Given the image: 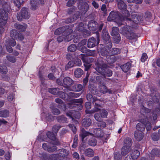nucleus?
Segmentation results:
<instances>
[{
    "instance_id": "f257e3e1",
    "label": "nucleus",
    "mask_w": 160,
    "mask_h": 160,
    "mask_svg": "<svg viewBox=\"0 0 160 160\" xmlns=\"http://www.w3.org/2000/svg\"><path fill=\"white\" fill-rule=\"evenodd\" d=\"M150 109L143 107L141 110V113L145 115L146 119H142L141 121L138 123L136 126L137 131L142 132L144 131L145 128L147 131H149L151 129V123H153L157 119V115L159 113L160 109L156 108L151 113H150Z\"/></svg>"
},
{
    "instance_id": "f03ea898",
    "label": "nucleus",
    "mask_w": 160,
    "mask_h": 160,
    "mask_svg": "<svg viewBox=\"0 0 160 160\" xmlns=\"http://www.w3.org/2000/svg\"><path fill=\"white\" fill-rule=\"evenodd\" d=\"M95 65V69L99 73L109 77L112 75V72L111 70H108L105 73V69L107 68L108 65L103 61L99 60L96 63Z\"/></svg>"
},
{
    "instance_id": "7ed1b4c3",
    "label": "nucleus",
    "mask_w": 160,
    "mask_h": 160,
    "mask_svg": "<svg viewBox=\"0 0 160 160\" xmlns=\"http://www.w3.org/2000/svg\"><path fill=\"white\" fill-rule=\"evenodd\" d=\"M107 19L109 21H114L116 22L119 26L123 24L125 21V17L120 16L117 12L112 11L110 12Z\"/></svg>"
},
{
    "instance_id": "20e7f679",
    "label": "nucleus",
    "mask_w": 160,
    "mask_h": 160,
    "mask_svg": "<svg viewBox=\"0 0 160 160\" xmlns=\"http://www.w3.org/2000/svg\"><path fill=\"white\" fill-rule=\"evenodd\" d=\"M132 28L129 26H125L122 28L121 33L129 39L136 38L137 36L133 32Z\"/></svg>"
},
{
    "instance_id": "39448f33",
    "label": "nucleus",
    "mask_w": 160,
    "mask_h": 160,
    "mask_svg": "<svg viewBox=\"0 0 160 160\" xmlns=\"http://www.w3.org/2000/svg\"><path fill=\"white\" fill-rule=\"evenodd\" d=\"M128 14L127 16L125 15L127 17H125V21L128 22L132 21L136 23H139L142 19V16L141 15H138L137 14L134 13L132 14L131 16Z\"/></svg>"
},
{
    "instance_id": "423d86ee",
    "label": "nucleus",
    "mask_w": 160,
    "mask_h": 160,
    "mask_svg": "<svg viewBox=\"0 0 160 160\" xmlns=\"http://www.w3.org/2000/svg\"><path fill=\"white\" fill-rule=\"evenodd\" d=\"M30 16V14L27 11V9L23 7L22 8L21 12L17 13V17L18 20L22 21L23 19H28Z\"/></svg>"
},
{
    "instance_id": "0eeeda50",
    "label": "nucleus",
    "mask_w": 160,
    "mask_h": 160,
    "mask_svg": "<svg viewBox=\"0 0 160 160\" xmlns=\"http://www.w3.org/2000/svg\"><path fill=\"white\" fill-rule=\"evenodd\" d=\"M8 18V14L3 9H0V27L4 25Z\"/></svg>"
},
{
    "instance_id": "6e6552de",
    "label": "nucleus",
    "mask_w": 160,
    "mask_h": 160,
    "mask_svg": "<svg viewBox=\"0 0 160 160\" xmlns=\"http://www.w3.org/2000/svg\"><path fill=\"white\" fill-rule=\"evenodd\" d=\"M66 115L70 118H72L73 120L74 119V118H80V114L79 111H73L67 112L66 113Z\"/></svg>"
},
{
    "instance_id": "1a4fd4ad",
    "label": "nucleus",
    "mask_w": 160,
    "mask_h": 160,
    "mask_svg": "<svg viewBox=\"0 0 160 160\" xmlns=\"http://www.w3.org/2000/svg\"><path fill=\"white\" fill-rule=\"evenodd\" d=\"M93 136V134L86 131L84 128H82L80 130L79 136L82 141L84 140L85 138L89 136Z\"/></svg>"
},
{
    "instance_id": "9d476101",
    "label": "nucleus",
    "mask_w": 160,
    "mask_h": 160,
    "mask_svg": "<svg viewBox=\"0 0 160 160\" xmlns=\"http://www.w3.org/2000/svg\"><path fill=\"white\" fill-rule=\"evenodd\" d=\"M93 100V102H92L93 104H95V107L93 110H91L90 111V113H93L95 112L98 111L100 109L99 108V107H101L100 105V101L99 100L97 99L96 98H95Z\"/></svg>"
},
{
    "instance_id": "9b49d317",
    "label": "nucleus",
    "mask_w": 160,
    "mask_h": 160,
    "mask_svg": "<svg viewBox=\"0 0 160 160\" xmlns=\"http://www.w3.org/2000/svg\"><path fill=\"white\" fill-rule=\"evenodd\" d=\"M63 82L64 87H68L73 84V81L69 77H66L63 78Z\"/></svg>"
},
{
    "instance_id": "f8f14e48",
    "label": "nucleus",
    "mask_w": 160,
    "mask_h": 160,
    "mask_svg": "<svg viewBox=\"0 0 160 160\" xmlns=\"http://www.w3.org/2000/svg\"><path fill=\"white\" fill-rule=\"evenodd\" d=\"M80 12H77L72 16L70 18H67L65 20V22L66 23H69L73 22L76 20L79 17Z\"/></svg>"
},
{
    "instance_id": "ddd939ff",
    "label": "nucleus",
    "mask_w": 160,
    "mask_h": 160,
    "mask_svg": "<svg viewBox=\"0 0 160 160\" xmlns=\"http://www.w3.org/2000/svg\"><path fill=\"white\" fill-rule=\"evenodd\" d=\"M73 102L75 103L72 104V106L73 107H76L77 106H78V108L79 110H81L82 108V102L83 101L82 99H74L72 100Z\"/></svg>"
},
{
    "instance_id": "4468645a",
    "label": "nucleus",
    "mask_w": 160,
    "mask_h": 160,
    "mask_svg": "<svg viewBox=\"0 0 160 160\" xmlns=\"http://www.w3.org/2000/svg\"><path fill=\"white\" fill-rule=\"evenodd\" d=\"M160 155V150L157 148H155L152 150L150 158L152 160L154 159V157H159Z\"/></svg>"
},
{
    "instance_id": "2eb2a0df",
    "label": "nucleus",
    "mask_w": 160,
    "mask_h": 160,
    "mask_svg": "<svg viewBox=\"0 0 160 160\" xmlns=\"http://www.w3.org/2000/svg\"><path fill=\"white\" fill-rule=\"evenodd\" d=\"M98 26L97 22L93 20L90 21L88 24V28L91 31L95 30L97 29Z\"/></svg>"
},
{
    "instance_id": "dca6fc26",
    "label": "nucleus",
    "mask_w": 160,
    "mask_h": 160,
    "mask_svg": "<svg viewBox=\"0 0 160 160\" xmlns=\"http://www.w3.org/2000/svg\"><path fill=\"white\" fill-rule=\"evenodd\" d=\"M47 135L48 138L51 140L55 141L54 144L56 145H59L60 144V142L58 140H56V138L55 134L53 132L48 131L47 133Z\"/></svg>"
},
{
    "instance_id": "f3484780",
    "label": "nucleus",
    "mask_w": 160,
    "mask_h": 160,
    "mask_svg": "<svg viewBox=\"0 0 160 160\" xmlns=\"http://www.w3.org/2000/svg\"><path fill=\"white\" fill-rule=\"evenodd\" d=\"M58 154H55L57 155V156L56 158L58 159V156L60 157H64L67 156L69 154L68 151L65 149H61L58 150Z\"/></svg>"
},
{
    "instance_id": "a211bd4d",
    "label": "nucleus",
    "mask_w": 160,
    "mask_h": 160,
    "mask_svg": "<svg viewBox=\"0 0 160 160\" xmlns=\"http://www.w3.org/2000/svg\"><path fill=\"white\" fill-rule=\"evenodd\" d=\"M64 91L66 94L70 98H77L80 96V94L78 93H75L73 92H70L68 89H65Z\"/></svg>"
},
{
    "instance_id": "6ab92c4d",
    "label": "nucleus",
    "mask_w": 160,
    "mask_h": 160,
    "mask_svg": "<svg viewBox=\"0 0 160 160\" xmlns=\"http://www.w3.org/2000/svg\"><path fill=\"white\" fill-rule=\"evenodd\" d=\"M143 134L141 131H136L134 133V137L137 140L140 141L143 137Z\"/></svg>"
},
{
    "instance_id": "aec40b11",
    "label": "nucleus",
    "mask_w": 160,
    "mask_h": 160,
    "mask_svg": "<svg viewBox=\"0 0 160 160\" xmlns=\"http://www.w3.org/2000/svg\"><path fill=\"white\" fill-rule=\"evenodd\" d=\"M81 56L82 57H81V58L85 64H89L94 61V59L92 58L85 57L83 54H81Z\"/></svg>"
},
{
    "instance_id": "412c9836",
    "label": "nucleus",
    "mask_w": 160,
    "mask_h": 160,
    "mask_svg": "<svg viewBox=\"0 0 160 160\" xmlns=\"http://www.w3.org/2000/svg\"><path fill=\"white\" fill-rule=\"evenodd\" d=\"M96 44V40L93 37H92L88 40V47L91 48L95 47Z\"/></svg>"
},
{
    "instance_id": "4be33fe9",
    "label": "nucleus",
    "mask_w": 160,
    "mask_h": 160,
    "mask_svg": "<svg viewBox=\"0 0 160 160\" xmlns=\"http://www.w3.org/2000/svg\"><path fill=\"white\" fill-rule=\"evenodd\" d=\"M14 26L16 28L21 32H23L25 31L26 28H27V25L26 24L22 25L17 23H15L14 25Z\"/></svg>"
},
{
    "instance_id": "5701e85b",
    "label": "nucleus",
    "mask_w": 160,
    "mask_h": 160,
    "mask_svg": "<svg viewBox=\"0 0 160 160\" xmlns=\"http://www.w3.org/2000/svg\"><path fill=\"white\" fill-rule=\"evenodd\" d=\"M92 123L91 120L89 118L83 119L82 121V126L84 127H88L90 126Z\"/></svg>"
},
{
    "instance_id": "b1692460",
    "label": "nucleus",
    "mask_w": 160,
    "mask_h": 160,
    "mask_svg": "<svg viewBox=\"0 0 160 160\" xmlns=\"http://www.w3.org/2000/svg\"><path fill=\"white\" fill-rule=\"evenodd\" d=\"M18 34L17 30L15 29L12 30L10 32V35L12 39H18Z\"/></svg>"
},
{
    "instance_id": "393cba45",
    "label": "nucleus",
    "mask_w": 160,
    "mask_h": 160,
    "mask_svg": "<svg viewBox=\"0 0 160 160\" xmlns=\"http://www.w3.org/2000/svg\"><path fill=\"white\" fill-rule=\"evenodd\" d=\"M106 59L108 63L109 64L113 63L116 60V57L112 55L107 57Z\"/></svg>"
},
{
    "instance_id": "a878e982",
    "label": "nucleus",
    "mask_w": 160,
    "mask_h": 160,
    "mask_svg": "<svg viewBox=\"0 0 160 160\" xmlns=\"http://www.w3.org/2000/svg\"><path fill=\"white\" fill-rule=\"evenodd\" d=\"M132 142L131 139L129 138H126L124 141V145L126 147L131 148V146L132 145Z\"/></svg>"
},
{
    "instance_id": "bb28decb",
    "label": "nucleus",
    "mask_w": 160,
    "mask_h": 160,
    "mask_svg": "<svg viewBox=\"0 0 160 160\" xmlns=\"http://www.w3.org/2000/svg\"><path fill=\"white\" fill-rule=\"evenodd\" d=\"M131 64L130 62H127L122 65H121V68L122 70L124 72H128L131 67Z\"/></svg>"
},
{
    "instance_id": "cd10ccee",
    "label": "nucleus",
    "mask_w": 160,
    "mask_h": 160,
    "mask_svg": "<svg viewBox=\"0 0 160 160\" xmlns=\"http://www.w3.org/2000/svg\"><path fill=\"white\" fill-rule=\"evenodd\" d=\"M84 154L86 156L88 157H93L94 155L93 150L91 148H88L84 151Z\"/></svg>"
},
{
    "instance_id": "c85d7f7f",
    "label": "nucleus",
    "mask_w": 160,
    "mask_h": 160,
    "mask_svg": "<svg viewBox=\"0 0 160 160\" xmlns=\"http://www.w3.org/2000/svg\"><path fill=\"white\" fill-rule=\"evenodd\" d=\"M83 73V71L80 68H78L74 71V74L75 77L77 78L81 77Z\"/></svg>"
},
{
    "instance_id": "c756f323",
    "label": "nucleus",
    "mask_w": 160,
    "mask_h": 160,
    "mask_svg": "<svg viewBox=\"0 0 160 160\" xmlns=\"http://www.w3.org/2000/svg\"><path fill=\"white\" fill-rule=\"evenodd\" d=\"M121 52V50L118 48H113L110 50V53L113 56L119 54Z\"/></svg>"
},
{
    "instance_id": "7c9ffc66",
    "label": "nucleus",
    "mask_w": 160,
    "mask_h": 160,
    "mask_svg": "<svg viewBox=\"0 0 160 160\" xmlns=\"http://www.w3.org/2000/svg\"><path fill=\"white\" fill-rule=\"evenodd\" d=\"M118 8L119 9L123 10H124L125 12L127 13V14L128 13V11L126 10V5L123 1L118 3Z\"/></svg>"
},
{
    "instance_id": "2f4dec72",
    "label": "nucleus",
    "mask_w": 160,
    "mask_h": 160,
    "mask_svg": "<svg viewBox=\"0 0 160 160\" xmlns=\"http://www.w3.org/2000/svg\"><path fill=\"white\" fill-rule=\"evenodd\" d=\"M88 4L86 3H85L81 6L80 9V12L82 14H85L88 10Z\"/></svg>"
},
{
    "instance_id": "473e14b6",
    "label": "nucleus",
    "mask_w": 160,
    "mask_h": 160,
    "mask_svg": "<svg viewBox=\"0 0 160 160\" xmlns=\"http://www.w3.org/2000/svg\"><path fill=\"white\" fill-rule=\"evenodd\" d=\"M94 132L98 137H102L104 136V133L101 129H96L94 130Z\"/></svg>"
},
{
    "instance_id": "72a5a7b5",
    "label": "nucleus",
    "mask_w": 160,
    "mask_h": 160,
    "mask_svg": "<svg viewBox=\"0 0 160 160\" xmlns=\"http://www.w3.org/2000/svg\"><path fill=\"white\" fill-rule=\"evenodd\" d=\"M131 149V148L126 147L125 146H123L122 148L121 151L122 155L123 156L126 155L130 152Z\"/></svg>"
},
{
    "instance_id": "f704fd0d",
    "label": "nucleus",
    "mask_w": 160,
    "mask_h": 160,
    "mask_svg": "<svg viewBox=\"0 0 160 160\" xmlns=\"http://www.w3.org/2000/svg\"><path fill=\"white\" fill-rule=\"evenodd\" d=\"M111 35L114 37L117 36L118 35H120L119 33V29L117 27H113L112 29V31L111 32Z\"/></svg>"
},
{
    "instance_id": "c9c22d12",
    "label": "nucleus",
    "mask_w": 160,
    "mask_h": 160,
    "mask_svg": "<svg viewBox=\"0 0 160 160\" xmlns=\"http://www.w3.org/2000/svg\"><path fill=\"white\" fill-rule=\"evenodd\" d=\"M131 155L132 159H136L140 155V152L138 151L135 150L132 152Z\"/></svg>"
},
{
    "instance_id": "e433bc0d",
    "label": "nucleus",
    "mask_w": 160,
    "mask_h": 160,
    "mask_svg": "<svg viewBox=\"0 0 160 160\" xmlns=\"http://www.w3.org/2000/svg\"><path fill=\"white\" fill-rule=\"evenodd\" d=\"M92 137L90 138L88 142V144L89 145L94 146L97 144V141L95 137L92 136Z\"/></svg>"
},
{
    "instance_id": "4c0bfd02",
    "label": "nucleus",
    "mask_w": 160,
    "mask_h": 160,
    "mask_svg": "<svg viewBox=\"0 0 160 160\" xmlns=\"http://www.w3.org/2000/svg\"><path fill=\"white\" fill-rule=\"evenodd\" d=\"M99 87L101 92L103 94L107 92L108 89L106 86L104 84L101 83Z\"/></svg>"
},
{
    "instance_id": "58836bf2",
    "label": "nucleus",
    "mask_w": 160,
    "mask_h": 160,
    "mask_svg": "<svg viewBox=\"0 0 160 160\" xmlns=\"http://www.w3.org/2000/svg\"><path fill=\"white\" fill-rule=\"evenodd\" d=\"M100 54L102 56L106 57H108V56L109 53L108 51L105 48H103L101 49L99 52Z\"/></svg>"
},
{
    "instance_id": "ea45409f",
    "label": "nucleus",
    "mask_w": 160,
    "mask_h": 160,
    "mask_svg": "<svg viewBox=\"0 0 160 160\" xmlns=\"http://www.w3.org/2000/svg\"><path fill=\"white\" fill-rule=\"evenodd\" d=\"M9 112L8 110L0 111V117L6 118L9 116Z\"/></svg>"
},
{
    "instance_id": "a19ab883",
    "label": "nucleus",
    "mask_w": 160,
    "mask_h": 160,
    "mask_svg": "<svg viewBox=\"0 0 160 160\" xmlns=\"http://www.w3.org/2000/svg\"><path fill=\"white\" fill-rule=\"evenodd\" d=\"M89 88L91 92L93 94H96L97 91L96 87L93 85H90L89 86Z\"/></svg>"
},
{
    "instance_id": "79ce46f5",
    "label": "nucleus",
    "mask_w": 160,
    "mask_h": 160,
    "mask_svg": "<svg viewBox=\"0 0 160 160\" xmlns=\"http://www.w3.org/2000/svg\"><path fill=\"white\" fill-rule=\"evenodd\" d=\"M102 37L105 41H108L109 38V35L108 32L104 31V30H103Z\"/></svg>"
},
{
    "instance_id": "37998d69",
    "label": "nucleus",
    "mask_w": 160,
    "mask_h": 160,
    "mask_svg": "<svg viewBox=\"0 0 160 160\" xmlns=\"http://www.w3.org/2000/svg\"><path fill=\"white\" fill-rule=\"evenodd\" d=\"M30 3L31 5V9L32 10H35L37 7V3L35 0H31L30 1Z\"/></svg>"
},
{
    "instance_id": "c03bdc74",
    "label": "nucleus",
    "mask_w": 160,
    "mask_h": 160,
    "mask_svg": "<svg viewBox=\"0 0 160 160\" xmlns=\"http://www.w3.org/2000/svg\"><path fill=\"white\" fill-rule=\"evenodd\" d=\"M8 72L7 67L3 65H0V72L2 74H6Z\"/></svg>"
},
{
    "instance_id": "a18cd8bd",
    "label": "nucleus",
    "mask_w": 160,
    "mask_h": 160,
    "mask_svg": "<svg viewBox=\"0 0 160 160\" xmlns=\"http://www.w3.org/2000/svg\"><path fill=\"white\" fill-rule=\"evenodd\" d=\"M77 49V47L76 45L74 44H72L70 45L68 48V51L70 52H73L76 51Z\"/></svg>"
},
{
    "instance_id": "49530a36",
    "label": "nucleus",
    "mask_w": 160,
    "mask_h": 160,
    "mask_svg": "<svg viewBox=\"0 0 160 160\" xmlns=\"http://www.w3.org/2000/svg\"><path fill=\"white\" fill-rule=\"evenodd\" d=\"M58 88H49L48 90L49 92L54 95H57L58 92Z\"/></svg>"
},
{
    "instance_id": "de8ad7c7",
    "label": "nucleus",
    "mask_w": 160,
    "mask_h": 160,
    "mask_svg": "<svg viewBox=\"0 0 160 160\" xmlns=\"http://www.w3.org/2000/svg\"><path fill=\"white\" fill-rule=\"evenodd\" d=\"M57 118L58 121L59 122H66L67 121V118L63 116H58L57 117Z\"/></svg>"
},
{
    "instance_id": "09e8293b",
    "label": "nucleus",
    "mask_w": 160,
    "mask_h": 160,
    "mask_svg": "<svg viewBox=\"0 0 160 160\" xmlns=\"http://www.w3.org/2000/svg\"><path fill=\"white\" fill-rule=\"evenodd\" d=\"M23 2V0H13L15 5L18 8L21 7V4Z\"/></svg>"
},
{
    "instance_id": "8fccbe9b",
    "label": "nucleus",
    "mask_w": 160,
    "mask_h": 160,
    "mask_svg": "<svg viewBox=\"0 0 160 160\" xmlns=\"http://www.w3.org/2000/svg\"><path fill=\"white\" fill-rule=\"evenodd\" d=\"M64 30V27L59 28L55 31L54 33L55 35H58L63 32Z\"/></svg>"
},
{
    "instance_id": "3c124183",
    "label": "nucleus",
    "mask_w": 160,
    "mask_h": 160,
    "mask_svg": "<svg viewBox=\"0 0 160 160\" xmlns=\"http://www.w3.org/2000/svg\"><path fill=\"white\" fill-rule=\"evenodd\" d=\"M57 155H52L49 157L45 158L43 160H58V159L56 158Z\"/></svg>"
},
{
    "instance_id": "603ef678",
    "label": "nucleus",
    "mask_w": 160,
    "mask_h": 160,
    "mask_svg": "<svg viewBox=\"0 0 160 160\" xmlns=\"http://www.w3.org/2000/svg\"><path fill=\"white\" fill-rule=\"evenodd\" d=\"M100 114L102 118H106L108 115V112L105 109H103L100 111Z\"/></svg>"
},
{
    "instance_id": "864d4df0",
    "label": "nucleus",
    "mask_w": 160,
    "mask_h": 160,
    "mask_svg": "<svg viewBox=\"0 0 160 160\" xmlns=\"http://www.w3.org/2000/svg\"><path fill=\"white\" fill-rule=\"evenodd\" d=\"M64 39L68 41L69 42L71 41L73 38L72 35L70 33L68 34L64 35Z\"/></svg>"
},
{
    "instance_id": "5fc2aeb1",
    "label": "nucleus",
    "mask_w": 160,
    "mask_h": 160,
    "mask_svg": "<svg viewBox=\"0 0 160 160\" xmlns=\"http://www.w3.org/2000/svg\"><path fill=\"white\" fill-rule=\"evenodd\" d=\"M55 101L56 102L60 104H61L62 107H63L64 108H62L64 110L66 109V107L65 104L63 103V101L59 98H57L55 99Z\"/></svg>"
},
{
    "instance_id": "6e6d98bb",
    "label": "nucleus",
    "mask_w": 160,
    "mask_h": 160,
    "mask_svg": "<svg viewBox=\"0 0 160 160\" xmlns=\"http://www.w3.org/2000/svg\"><path fill=\"white\" fill-rule=\"evenodd\" d=\"M113 39L115 43H118L121 40V37L120 35L113 37Z\"/></svg>"
},
{
    "instance_id": "4d7b16f0",
    "label": "nucleus",
    "mask_w": 160,
    "mask_h": 160,
    "mask_svg": "<svg viewBox=\"0 0 160 160\" xmlns=\"http://www.w3.org/2000/svg\"><path fill=\"white\" fill-rule=\"evenodd\" d=\"M114 160H121L122 156L119 152H116L114 154Z\"/></svg>"
},
{
    "instance_id": "13d9d810",
    "label": "nucleus",
    "mask_w": 160,
    "mask_h": 160,
    "mask_svg": "<svg viewBox=\"0 0 160 160\" xmlns=\"http://www.w3.org/2000/svg\"><path fill=\"white\" fill-rule=\"evenodd\" d=\"M74 64V62L72 61H70L65 66V70H67L68 69L72 67Z\"/></svg>"
},
{
    "instance_id": "bf43d9fd",
    "label": "nucleus",
    "mask_w": 160,
    "mask_h": 160,
    "mask_svg": "<svg viewBox=\"0 0 160 160\" xmlns=\"http://www.w3.org/2000/svg\"><path fill=\"white\" fill-rule=\"evenodd\" d=\"M75 91L77 92H79L81 91L83 88L82 85L81 84L76 85L75 86Z\"/></svg>"
},
{
    "instance_id": "052dcab7",
    "label": "nucleus",
    "mask_w": 160,
    "mask_h": 160,
    "mask_svg": "<svg viewBox=\"0 0 160 160\" xmlns=\"http://www.w3.org/2000/svg\"><path fill=\"white\" fill-rule=\"evenodd\" d=\"M94 118L97 121H100L102 118L100 114V113H96L94 115Z\"/></svg>"
},
{
    "instance_id": "680f3d73",
    "label": "nucleus",
    "mask_w": 160,
    "mask_h": 160,
    "mask_svg": "<svg viewBox=\"0 0 160 160\" xmlns=\"http://www.w3.org/2000/svg\"><path fill=\"white\" fill-rule=\"evenodd\" d=\"M61 126L59 125H55L52 128V131L53 132L56 133L58 132V130L61 128Z\"/></svg>"
},
{
    "instance_id": "e2e57ef3",
    "label": "nucleus",
    "mask_w": 160,
    "mask_h": 160,
    "mask_svg": "<svg viewBox=\"0 0 160 160\" xmlns=\"http://www.w3.org/2000/svg\"><path fill=\"white\" fill-rule=\"evenodd\" d=\"M152 139L155 141L158 140L159 138V136L157 133H154L152 136Z\"/></svg>"
},
{
    "instance_id": "0e129e2a",
    "label": "nucleus",
    "mask_w": 160,
    "mask_h": 160,
    "mask_svg": "<svg viewBox=\"0 0 160 160\" xmlns=\"http://www.w3.org/2000/svg\"><path fill=\"white\" fill-rule=\"evenodd\" d=\"M86 97H87V100L89 101H91V102L92 101V102H93V100H94V99L95 98L94 97H93L92 96V95L90 93H88Z\"/></svg>"
},
{
    "instance_id": "69168bd1",
    "label": "nucleus",
    "mask_w": 160,
    "mask_h": 160,
    "mask_svg": "<svg viewBox=\"0 0 160 160\" xmlns=\"http://www.w3.org/2000/svg\"><path fill=\"white\" fill-rule=\"evenodd\" d=\"M52 112L55 115H58L60 113V111L56 108H52Z\"/></svg>"
},
{
    "instance_id": "338daca9",
    "label": "nucleus",
    "mask_w": 160,
    "mask_h": 160,
    "mask_svg": "<svg viewBox=\"0 0 160 160\" xmlns=\"http://www.w3.org/2000/svg\"><path fill=\"white\" fill-rule=\"evenodd\" d=\"M107 41V43L105 44V47L108 49L111 48L112 46V44L111 42L109 40Z\"/></svg>"
},
{
    "instance_id": "774afa93",
    "label": "nucleus",
    "mask_w": 160,
    "mask_h": 160,
    "mask_svg": "<svg viewBox=\"0 0 160 160\" xmlns=\"http://www.w3.org/2000/svg\"><path fill=\"white\" fill-rule=\"evenodd\" d=\"M148 58V56L146 53H143L141 57V60L142 62H144Z\"/></svg>"
}]
</instances>
